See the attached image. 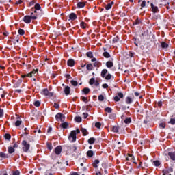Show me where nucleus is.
Here are the masks:
<instances>
[{"instance_id":"obj_64","label":"nucleus","mask_w":175,"mask_h":175,"mask_svg":"<svg viewBox=\"0 0 175 175\" xmlns=\"http://www.w3.org/2000/svg\"><path fill=\"white\" fill-rule=\"evenodd\" d=\"M30 6H33V5H35V1H32L29 3Z\"/></svg>"},{"instance_id":"obj_15","label":"nucleus","mask_w":175,"mask_h":175,"mask_svg":"<svg viewBox=\"0 0 175 175\" xmlns=\"http://www.w3.org/2000/svg\"><path fill=\"white\" fill-rule=\"evenodd\" d=\"M132 102H133L132 98H131L130 97H126V103H127V105H131V103H132Z\"/></svg>"},{"instance_id":"obj_16","label":"nucleus","mask_w":175,"mask_h":175,"mask_svg":"<svg viewBox=\"0 0 175 175\" xmlns=\"http://www.w3.org/2000/svg\"><path fill=\"white\" fill-rule=\"evenodd\" d=\"M107 73V69H103L101 72V77H106V74Z\"/></svg>"},{"instance_id":"obj_11","label":"nucleus","mask_w":175,"mask_h":175,"mask_svg":"<svg viewBox=\"0 0 175 175\" xmlns=\"http://www.w3.org/2000/svg\"><path fill=\"white\" fill-rule=\"evenodd\" d=\"M168 156L172 161H175V152H169Z\"/></svg>"},{"instance_id":"obj_13","label":"nucleus","mask_w":175,"mask_h":175,"mask_svg":"<svg viewBox=\"0 0 175 175\" xmlns=\"http://www.w3.org/2000/svg\"><path fill=\"white\" fill-rule=\"evenodd\" d=\"M90 91H91V90H90V88H85L83 90L82 92H83L85 94V95H87L88 94H90Z\"/></svg>"},{"instance_id":"obj_24","label":"nucleus","mask_w":175,"mask_h":175,"mask_svg":"<svg viewBox=\"0 0 175 175\" xmlns=\"http://www.w3.org/2000/svg\"><path fill=\"white\" fill-rule=\"evenodd\" d=\"M161 47L163 49H167V47H169V45L166 44V42H161Z\"/></svg>"},{"instance_id":"obj_4","label":"nucleus","mask_w":175,"mask_h":175,"mask_svg":"<svg viewBox=\"0 0 175 175\" xmlns=\"http://www.w3.org/2000/svg\"><path fill=\"white\" fill-rule=\"evenodd\" d=\"M22 144L23 146V150L25 152H28V150H29L30 145L29 144L27 143V141H23Z\"/></svg>"},{"instance_id":"obj_14","label":"nucleus","mask_w":175,"mask_h":175,"mask_svg":"<svg viewBox=\"0 0 175 175\" xmlns=\"http://www.w3.org/2000/svg\"><path fill=\"white\" fill-rule=\"evenodd\" d=\"M9 154H13L15 150L14 147L10 146L8 150Z\"/></svg>"},{"instance_id":"obj_48","label":"nucleus","mask_w":175,"mask_h":175,"mask_svg":"<svg viewBox=\"0 0 175 175\" xmlns=\"http://www.w3.org/2000/svg\"><path fill=\"white\" fill-rule=\"evenodd\" d=\"M110 79H111V75L110 74H108L106 77H105V79L106 80H110Z\"/></svg>"},{"instance_id":"obj_19","label":"nucleus","mask_w":175,"mask_h":175,"mask_svg":"<svg viewBox=\"0 0 175 175\" xmlns=\"http://www.w3.org/2000/svg\"><path fill=\"white\" fill-rule=\"evenodd\" d=\"M89 144H94L95 143V138L91 137L88 139Z\"/></svg>"},{"instance_id":"obj_33","label":"nucleus","mask_w":175,"mask_h":175,"mask_svg":"<svg viewBox=\"0 0 175 175\" xmlns=\"http://www.w3.org/2000/svg\"><path fill=\"white\" fill-rule=\"evenodd\" d=\"M105 110L107 113H111V111H113V109L110 107H107L105 109Z\"/></svg>"},{"instance_id":"obj_30","label":"nucleus","mask_w":175,"mask_h":175,"mask_svg":"<svg viewBox=\"0 0 175 175\" xmlns=\"http://www.w3.org/2000/svg\"><path fill=\"white\" fill-rule=\"evenodd\" d=\"M95 83V78H91L89 82V84H90V85H92V84Z\"/></svg>"},{"instance_id":"obj_29","label":"nucleus","mask_w":175,"mask_h":175,"mask_svg":"<svg viewBox=\"0 0 175 175\" xmlns=\"http://www.w3.org/2000/svg\"><path fill=\"white\" fill-rule=\"evenodd\" d=\"M86 68H87V69H88V70H92V68H93L92 64H88L87 65Z\"/></svg>"},{"instance_id":"obj_57","label":"nucleus","mask_w":175,"mask_h":175,"mask_svg":"<svg viewBox=\"0 0 175 175\" xmlns=\"http://www.w3.org/2000/svg\"><path fill=\"white\" fill-rule=\"evenodd\" d=\"M22 92H23V90H21V89L15 90V92H17L18 94H21Z\"/></svg>"},{"instance_id":"obj_41","label":"nucleus","mask_w":175,"mask_h":175,"mask_svg":"<svg viewBox=\"0 0 175 175\" xmlns=\"http://www.w3.org/2000/svg\"><path fill=\"white\" fill-rule=\"evenodd\" d=\"M18 33H19V35H24L25 31H24L23 29H20L18 31Z\"/></svg>"},{"instance_id":"obj_6","label":"nucleus","mask_w":175,"mask_h":175,"mask_svg":"<svg viewBox=\"0 0 175 175\" xmlns=\"http://www.w3.org/2000/svg\"><path fill=\"white\" fill-rule=\"evenodd\" d=\"M36 73H38V70H33V71H31L30 73H28L27 75H22V77H32V76H33V75H36Z\"/></svg>"},{"instance_id":"obj_23","label":"nucleus","mask_w":175,"mask_h":175,"mask_svg":"<svg viewBox=\"0 0 175 175\" xmlns=\"http://www.w3.org/2000/svg\"><path fill=\"white\" fill-rule=\"evenodd\" d=\"M98 165H99V160H95L93 163L94 167H98Z\"/></svg>"},{"instance_id":"obj_27","label":"nucleus","mask_w":175,"mask_h":175,"mask_svg":"<svg viewBox=\"0 0 175 175\" xmlns=\"http://www.w3.org/2000/svg\"><path fill=\"white\" fill-rule=\"evenodd\" d=\"M103 56L105 58H110V54L108 52H104Z\"/></svg>"},{"instance_id":"obj_18","label":"nucleus","mask_w":175,"mask_h":175,"mask_svg":"<svg viewBox=\"0 0 175 175\" xmlns=\"http://www.w3.org/2000/svg\"><path fill=\"white\" fill-rule=\"evenodd\" d=\"M87 155L88 157H89L90 158H91L92 157L94 156V151L92 150H89L87 152Z\"/></svg>"},{"instance_id":"obj_54","label":"nucleus","mask_w":175,"mask_h":175,"mask_svg":"<svg viewBox=\"0 0 175 175\" xmlns=\"http://www.w3.org/2000/svg\"><path fill=\"white\" fill-rule=\"evenodd\" d=\"M3 117V109H0V118Z\"/></svg>"},{"instance_id":"obj_50","label":"nucleus","mask_w":175,"mask_h":175,"mask_svg":"<svg viewBox=\"0 0 175 175\" xmlns=\"http://www.w3.org/2000/svg\"><path fill=\"white\" fill-rule=\"evenodd\" d=\"M62 118H60V121L62 122H64V121H65V116H64V114H62Z\"/></svg>"},{"instance_id":"obj_10","label":"nucleus","mask_w":175,"mask_h":175,"mask_svg":"<svg viewBox=\"0 0 175 175\" xmlns=\"http://www.w3.org/2000/svg\"><path fill=\"white\" fill-rule=\"evenodd\" d=\"M150 6H151V8L152 9L153 13H158V12H159L158 7L154 5L153 3H151Z\"/></svg>"},{"instance_id":"obj_7","label":"nucleus","mask_w":175,"mask_h":175,"mask_svg":"<svg viewBox=\"0 0 175 175\" xmlns=\"http://www.w3.org/2000/svg\"><path fill=\"white\" fill-rule=\"evenodd\" d=\"M62 151V147H61V146H57L55 148V153L56 155H59V154H61Z\"/></svg>"},{"instance_id":"obj_36","label":"nucleus","mask_w":175,"mask_h":175,"mask_svg":"<svg viewBox=\"0 0 175 175\" xmlns=\"http://www.w3.org/2000/svg\"><path fill=\"white\" fill-rule=\"evenodd\" d=\"M34 106H36V107H39L40 106V101L37 100L34 103Z\"/></svg>"},{"instance_id":"obj_38","label":"nucleus","mask_w":175,"mask_h":175,"mask_svg":"<svg viewBox=\"0 0 175 175\" xmlns=\"http://www.w3.org/2000/svg\"><path fill=\"white\" fill-rule=\"evenodd\" d=\"M23 122L21 120H17L15 122V126H20V124L22 123Z\"/></svg>"},{"instance_id":"obj_53","label":"nucleus","mask_w":175,"mask_h":175,"mask_svg":"<svg viewBox=\"0 0 175 175\" xmlns=\"http://www.w3.org/2000/svg\"><path fill=\"white\" fill-rule=\"evenodd\" d=\"M53 107H55V109H59V104L55 103Z\"/></svg>"},{"instance_id":"obj_42","label":"nucleus","mask_w":175,"mask_h":175,"mask_svg":"<svg viewBox=\"0 0 175 175\" xmlns=\"http://www.w3.org/2000/svg\"><path fill=\"white\" fill-rule=\"evenodd\" d=\"M81 28H86V27H87V24L85 23H84V22H81Z\"/></svg>"},{"instance_id":"obj_2","label":"nucleus","mask_w":175,"mask_h":175,"mask_svg":"<svg viewBox=\"0 0 175 175\" xmlns=\"http://www.w3.org/2000/svg\"><path fill=\"white\" fill-rule=\"evenodd\" d=\"M41 94L44 95V96H47V98H51L54 94L53 92H49V90L47 89H43L41 91Z\"/></svg>"},{"instance_id":"obj_39","label":"nucleus","mask_w":175,"mask_h":175,"mask_svg":"<svg viewBox=\"0 0 175 175\" xmlns=\"http://www.w3.org/2000/svg\"><path fill=\"white\" fill-rule=\"evenodd\" d=\"M61 125H62V128L66 129V128H68V122H64Z\"/></svg>"},{"instance_id":"obj_1","label":"nucleus","mask_w":175,"mask_h":175,"mask_svg":"<svg viewBox=\"0 0 175 175\" xmlns=\"http://www.w3.org/2000/svg\"><path fill=\"white\" fill-rule=\"evenodd\" d=\"M76 132L77 133H80V130L77 129L76 131H71L70 135L68 136V139L70 140V142H76Z\"/></svg>"},{"instance_id":"obj_9","label":"nucleus","mask_w":175,"mask_h":175,"mask_svg":"<svg viewBox=\"0 0 175 175\" xmlns=\"http://www.w3.org/2000/svg\"><path fill=\"white\" fill-rule=\"evenodd\" d=\"M69 18H70V20H72L73 21L76 20V18H77V16L75 13H71L69 15Z\"/></svg>"},{"instance_id":"obj_61","label":"nucleus","mask_w":175,"mask_h":175,"mask_svg":"<svg viewBox=\"0 0 175 175\" xmlns=\"http://www.w3.org/2000/svg\"><path fill=\"white\" fill-rule=\"evenodd\" d=\"M83 116L84 118H87L88 117V113H83Z\"/></svg>"},{"instance_id":"obj_47","label":"nucleus","mask_w":175,"mask_h":175,"mask_svg":"<svg viewBox=\"0 0 175 175\" xmlns=\"http://www.w3.org/2000/svg\"><path fill=\"white\" fill-rule=\"evenodd\" d=\"M87 57H88L89 58H92V52H88L87 53Z\"/></svg>"},{"instance_id":"obj_46","label":"nucleus","mask_w":175,"mask_h":175,"mask_svg":"<svg viewBox=\"0 0 175 175\" xmlns=\"http://www.w3.org/2000/svg\"><path fill=\"white\" fill-rule=\"evenodd\" d=\"M0 157L1 158H6V154L3 152H0Z\"/></svg>"},{"instance_id":"obj_49","label":"nucleus","mask_w":175,"mask_h":175,"mask_svg":"<svg viewBox=\"0 0 175 175\" xmlns=\"http://www.w3.org/2000/svg\"><path fill=\"white\" fill-rule=\"evenodd\" d=\"M141 8H146V1H143L141 3Z\"/></svg>"},{"instance_id":"obj_8","label":"nucleus","mask_w":175,"mask_h":175,"mask_svg":"<svg viewBox=\"0 0 175 175\" xmlns=\"http://www.w3.org/2000/svg\"><path fill=\"white\" fill-rule=\"evenodd\" d=\"M64 93L66 95H69V94H70V87L65 86L64 87Z\"/></svg>"},{"instance_id":"obj_17","label":"nucleus","mask_w":175,"mask_h":175,"mask_svg":"<svg viewBox=\"0 0 175 175\" xmlns=\"http://www.w3.org/2000/svg\"><path fill=\"white\" fill-rule=\"evenodd\" d=\"M62 113H59L55 116V118L57 121H61V118H62Z\"/></svg>"},{"instance_id":"obj_40","label":"nucleus","mask_w":175,"mask_h":175,"mask_svg":"<svg viewBox=\"0 0 175 175\" xmlns=\"http://www.w3.org/2000/svg\"><path fill=\"white\" fill-rule=\"evenodd\" d=\"M105 9H106V10H110V9H111V4L108 3V4L105 6Z\"/></svg>"},{"instance_id":"obj_60","label":"nucleus","mask_w":175,"mask_h":175,"mask_svg":"<svg viewBox=\"0 0 175 175\" xmlns=\"http://www.w3.org/2000/svg\"><path fill=\"white\" fill-rule=\"evenodd\" d=\"M109 85L107 83L103 85V88H108Z\"/></svg>"},{"instance_id":"obj_35","label":"nucleus","mask_w":175,"mask_h":175,"mask_svg":"<svg viewBox=\"0 0 175 175\" xmlns=\"http://www.w3.org/2000/svg\"><path fill=\"white\" fill-rule=\"evenodd\" d=\"M153 165H154V166H159V165H161V163L159 162V161H153Z\"/></svg>"},{"instance_id":"obj_45","label":"nucleus","mask_w":175,"mask_h":175,"mask_svg":"<svg viewBox=\"0 0 175 175\" xmlns=\"http://www.w3.org/2000/svg\"><path fill=\"white\" fill-rule=\"evenodd\" d=\"M129 57L131 58H133V57H135V53L133 52H129Z\"/></svg>"},{"instance_id":"obj_56","label":"nucleus","mask_w":175,"mask_h":175,"mask_svg":"<svg viewBox=\"0 0 175 175\" xmlns=\"http://www.w3.org/2000/svg\"><path fill=\"white\" fill-rule=\"evenodd\" d=\"M14 88H18L20 87V83H16L14 85Z\"/></svg>"},{"instance_id":"obj_32","label":"nucleus","mask_w":175,"mask_h":175,"mask_svg":"<svg viewBox=\"0 0 175 175\" xmlns=\"http://www.w3.org/2000/svg\"><path fill=\"white\" fill-rule=\"evenodd\" d=\"M35 9H36V10H40V4H39V3H36V5H35Z\"/></svg>"},{"instance_id":"obj_20","label":"nucleus","mask_w":175,"mask_h":175,"mask_svg":"<svg viewBox=\"0 0 175 175\" xmlns=\"http://www.w3.org/2000/svg\"><path fill=\"white\" fill-rule=\"evenodd\" d=\"M84 6H85V3L84 2H79L77 3L78 8H84Z\"/></svg>"},{"instance_id":"obj_26","label":"nucleus","mask_w":175,"mask_h":175,"mask_svg":"<svg viewBox=\"0 0 175 175\" xmlns=\"http://www.w3.org/2000/svg\"><path fill=\"white\" fill-rule=\"evenodd\" d=\"M75 120L76 121V122H81V117L77 116L75 118Z\"/></svg>"},{"instance_id":"obj_63","label":"nucleus","mask_w":175,"mask_h":175,"mask_svg":"<svg viewBox=\"0 0 175 175\" xmlns=\"http://www.w3.org/2000/svg\"><path fill=\"white\" fill-rule=\"evenodd\" d=\"M157 105H158V106H159V107H161L162 106V101H159L157 103Z\"/></svg>"},{"instance_id":"obj_3","label":"nucleus","mask_w":175,"mask_h":175,"mask_svg":"<svg viewBox=\"0 0 175 175\" xmlns=\"http://www.w3.org/2000/svg\"><path fill=\"white\" fill-rule=\"evenodd\" d=\"M37 16H25L23 18V21L26 23V24H29L31 23V20H36Z\"/></svg>"},{"instance_id":"obj_28","label":"nucleus","mask_w":175,"mask_h":175,"mask_svg":"<svg viewBox=\"0 0 175 175\" xmlns=\"http://www.w3.org/2000/svg\"><path fill=\"white\" fill-rule=\"evenodd\" d=\"M98 100L100 102H103V100H105V96L103 95H100L98 96Z\"/></svg>"},{"instance_id":"obj_59","label":"nucleus","mask_w":175,"mask_h":175,"mask_svg":"<svg viewBox=\"0 0 175 175\" xmlns=\"http://www.w3.org/2000/svg\"><path fill=\"white\" fill-rule=\"evenodd\" d=\"M159 126H161V128H165V126H166V124H165V123H161Z\"/></svg>"},{"instance_id":"obj_37","label":"nucleus","mask_w":175,"mask_h":175,"mask_svg":"<svg viewBox=\"0 0 175 175\" xmlns=\"http://www.w3.org/2000/svg\"><path fill=\"white\" fill-rule=\"evenodd\" d=\"M12 136L10 134H5V139H6V140H10Z\"/></svg>"},{"instance_id":"obj_21","label":"nucleus","mask_w":175,"mask_h":175,"mask_svg":"<svg viewBox=\"0 0 175 175\" xmlns=\"http://www.w3.org/2000/svg\"><path fill=\"white\" fill-rule=\"evenodd\" d=\"M113 132H115L116 133H118V126H113L111 128Z\"/></svg>"},{"instance_id":"obj_52","label":"nucleus","mask_w":175,"mask_h":175,"mask_svg":"<svg viewBox=\"0 0 175 175\" xmlns=\"http://www.w3.org/2000/svg\"><path fill=\"white\" fill-rule=\"evenodd\" d=\"M47 148L49 150H51V149L53 148V145H51V144H48Z\"/></svg>"},{"instance_id":"obj_12","label":"nucleus","mask_w":175,"mask_h":175,"mask_svg":"<svg viewBox=\"0 0 175 175\" xmlns=\"http://www.w3.org/2000/svg\"><path fill=\"white\" fill-rule=\"evenodd\" d=\"M67 64L68 65V66H75V60L73 59H69L67 62Z\"/></svg>"},{"instance_id":"obj_34","label":"nucleus","mask_w":175,"mask_h":175,"mask_svg":"<svg viewBox=\"0 0 175 175\" xmlns=\"http://www.w3.org/2000/svg\"><path fill=\"white\" fill-rule=\"evenodd\" d=\"M70 83H71L72 85H73L74 87L77 86V84H78L77 81L72 80L70 81Z\"/></svg>"},{"instance_id":"obj_58","label":"nucleus","mask_w":175,"mask_h":175,"mask_svg":"<svg viewBox=\"0 0 175 175\" xmlns=\"http://www.w3.org/2000/svg\"><path fill=\"white\" fill-rule=\"evenodd\" d=\"M83 102H85V103H87L88 98L87 97H82Z\"/></svg>"},{"instance_id":"obj_31","label":"nucleus","mask_w":175,"mask_h":175,"mask_svg":"<svg viewBox=\"0 0 175 175\" xmlns=\"http://www.w3.org/2000/svg\"><path fill=\"white\" fill-rule=\"evenodd\" d=\"M131 118H126L124 120V124H131Z\"/></svg>"},{"instance_id":"obj_43","label":"nucleus","mask_w":175,"mask_h":175,"mask_svg":"<svg viewBox=\"0 0 175 175\" xmlns=\"http://www.w3.org/2000/svg\"><path fill=\"white\" fill-rule=\"evenodd\" d=\"M100 65V63H99V62H96L94 64V66H95L96 68H99Z\"/></svg>"},{"instance_id":"obj_22","label":"nucleus","mask_w":175,"mask_h":175,"mask_svg":"<svg viewBox=\"0 0 175 175\" xmlns=\"http://www.w3.org/2000/svg\"><path fill=\"white\" fill-rule=\"evenodd\" d=\"M106 66L107 68H113V63H112V62H110V61L107 62L106 63Z\"/></svg>"},{"instance_id":"obj_62","label":"nucleus","mask_w":175,"mask_h":175,"mask_svg":"<svg viewBox=\"0 0 175 175\" xmlns=\"http://www.w3.org/2000/svg\"><path fill=\"white\" fill-rule=\"evenodd\" d=\"M94 84H95L96 87H98V86L99 85V81H96L94 82Z\"/></svg>"},{"instance_id":"obj_5","label":"nucleus","mask_w":175,"mask_h":175,"mask_svg":"<svg viewBox=\"0 0 175 175\" xmlns=\"http://www.w3.org/2000/svg\"><path fill=\"white\" fill-rule=\"evenodd\" d=\"M122 98H124V94H122V92H119L118 93V94L114 97V100L116 102H120V98L122 99Z\"/></svg>"},{"instance_id":"obj_51","label":"nucleus","mask_w":175,"mask_h":175,"mask_svg":"<svg viewBox=\"0 0 175 175\" xmlns=\"http://www.w3.org/2000/svg\"><path fill=\"white\" fill-rule=\"evenodd\" d=\"M170 122V124H172V125H174V124H175V119L171 118Z\"/></svg>"},{"instance_id":"obj_44","label":"nucleus","mask_w":175,"mask_h":175,"mask_svg":"<svg viewBox=\"0 0 175 175\" xmlns=\"http://www.w3.org/2000/svg\"><path fill=\"white\" fill-rule=\"evenodd\" d=\"M102 126V124H100V122H96V124H95V126H96V128H100V126Z\"/></svg>"},{"instance_id":"obj_55","label":"nucleus","mask_w":175,"mask_h":175,"mask_svg":"<svg viewBox=\"0 0 175 175\" xmlns=\"http://www.w3.org/2000/svg\"><path fill=\"white\" fill-rule=\"evenodd\" d=\"M71 150L74 152H76V150H77V148L75 146H71Z\"/></svg>"},{"instance_id":"obj_25","label":"nucleus","mask_w":175,"mask_h":175,"mask_svg":"<svg viewBox=\"0 0 175 175\" xmlns=\"http://www.w3.org/2000/svg\"><path fill=\"white\" fill-rule=\"evenodd\" d=\"M81 132L83 133L84 136H87V135H88V131H87V129H82Z\"/></svg>"}]
</instances>
